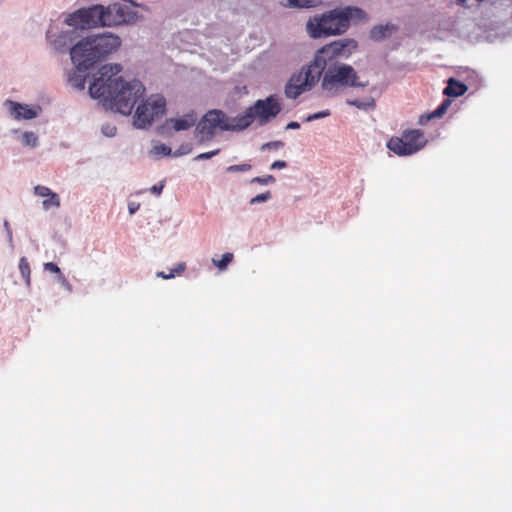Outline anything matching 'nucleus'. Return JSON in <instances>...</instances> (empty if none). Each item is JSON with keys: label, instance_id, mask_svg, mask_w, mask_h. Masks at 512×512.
I'll return each instance as SVG.
<instances>
[{"label": "nucleus", "instance_id": "nucleus-40", "mask_svg": "<svg viewBox=\"0 0 512 512\" xmlns=\"http://www.w3.org/2000/svg\"><path fill=\"white\" fill-rule=\"evenodd\" d=\"M137 208H138V206H137V207H134V206L131 204V205H129V212H130L131 214H133V213L137 210Z\"/></svg>", "mask_w": 512, "mask_h": 512}, {"label": "nucleus", "instance_id": "nucleus-11", "mask_svg": "<svg viewBox=\"0 0 512 512\" xmlns=\"http://www.w3.org/2000/svg\"><path fill=\"white\" fill-rule=\"evenodd\" d=\"M103 14V6L94 5L89 8L79 9L76 12L69 14L65 23L69 26L81 29L102 27Z\"/></svg>", "mask_w": 512, "mask_h": 512}, {"label": "nucleus", "instance_id": "nucleus-31", "mask_svg": "<svg viewBox=\"0 0 512 512\" xmlns=\"http://www.w3.org/2000/svg\"><path fill=\"white\" fill-rule=\"evenodd\" d=\"M329 115H330L329 110L320 111V112H317V113H314V114L309 115V116L306 118V121H307V122H311V121H314V120H317V119H320V118L327 117V116H329Z\"/></svg>", "mask_w": 512, "mask_h": 512}, {"label": "nucleus", "instance_id": "nucleus-25", "mask_svg": "<svg viewBox=\"0 0 512 512\" xmlns=\"http://www.w3.org/2000/svg\"><path fill=\"white\" fill-rule=\"evenodd\" d=\"M250 164H239V165H231L227 167L226 172L228 173H235V172H246L251 169Z\"/></svg>", "mask_w": 512, "mask_h": 512}, {"label": "nucleus", "instance_id": "nucleus-16", "mask_svg": "<svg viewBox=\"0 0 512 512\" xmlns=\"http://www.w3.org/2000/svg\"><path fill=\"white\" fill-rule=\"evenodd\" d=\"M197 117L194 113H188L183 115L182 117L170 119V123H172L175 131L187 130L190 127L194 126L196 123Z\"/></svg>", "mask_w": 512, "mask_h": 512}, {"label": "nucleus", "instance_id": "nucleus-27", "mask_svg": "<svg viewBox=\"0 0 512 512\" xmlns=\"http://www.w3.org/2000/svg\"><path fill=\"white\" fill-rule=\"evenodd\" d=\"M271 196L272 195H271L270 191H266L264 193L258 194L255 197L251 198L250 204L253 205L256 203H260V202H266L267 200H269L271 198Z\"/></svg>", "mask_w": 512, "mask_h": 512}, {"label": "nucleus", "instance_id": "nucleus-17", "mask_svg": "<svg viewBox=\"0 0 512 512\" xmlns=\"http://www.w3.org/2000/svg\"><path fill=\"white\" fill-rule=\"evenodd\" d=\"M450 105L449 100H444L432 113L421 115L419 118V124L425 125L427 122H429L433 118H440L445 113L447 108Z\"/></svg>", "mask_w": 512, "mask_h": 512}, {"label": "nucleus", "instance_id": "nucleus-18", "mask_svg": "<svg viewBox=\"0 0 512 512\" xmlns=\"http://www.w3.org/2000/svg\"><path fill=\"white\" fill-rule=\"evenodd\" d=\"M76 68V71H73L69 74L68 82L75 89L83 90L85 88L86 79L81 72L86 71L87 69H79L77 65Z\"/></svg>", "mask_w": 512, "mask_h": 512}, {"label": "nucleus", "instance_id": "nucleus-13", "mask_svg": "<svg viewBox=\"0 0 512 512\" xmlns=\"http://www.w3.org/2000/svg\"><path fill=\"white\" fill-rule=\"evenodd\" d=\"M10 112L13 114L15 119H26L30 120L37 116L38 111L36 108H31L26 104H20L13 101H8Z\"/></svg>", "mask_w": 512, "mask_h": 512}, {"label": "nucleus", "instance_id": "nucleus-34", "mask_svg": "<svg viewBox=\"0 0 512 512\" xmlns=\"http://www.w3.org/2000/svg\"><path fill=\"white\" fill-rule=\"evenodd\" d=\"M44 269L52 273H61L59 267L53 262H47L44 264Z\"/></svg>", "mask_w": 512, "mask_h": 512}, {"label": "nucleus", "instance_id": "nucleus-20", "mask_svg": "<svg viewBox=\"0 0 512 512\" xmlns=\"http://www.w3.org/2000/svg\"><path fill=\"white\" fill-rule=\"evenodd\" d=\"M346 102L348 105L355 106L358 109H361L364 111L372 110L375 108V105H376L375 100L372 97H368L365 100H359V99L350 100V99H348Z\"/></svg>", "mask_w": 512, "mask_h": 512}, {"label": "nucleus", "instance_id": "nucleus-26", "mask_svg": "<svg viewBox=\"0 0 512 512\" xmlns=\"http://www.w3.org/2000/svg\"><path fill=\"white\" fill-rule=\"evenodd\" d=\"M251 183H258L261 185H267L269 183L275 182V178L272 175H266V176H257L251 179Z\"/></svg>", "mask_w": 512, "mask_h": 512}, {"label": "nucleus", "instance_id": "nucleus-3", "mask_svg": "<svg viewBox=\"0 0 512 512\" xmlns=\"http://www.w3.org/2000/svg\"><path fill=\"white\" fill-rule=\"evenodd\" d=\"M121 45L117 35L99 34L80 40L71 50L72 62L79 69H90L93 65L115 52Z\"/></svg>", "mask_w": 512, "mask_h": 512}, {"label": "nucleus", "instance_id": "nucleus-32", "mask_svg": "<svg viewBox=\"0 0 512 512\" xmlns=\"http://www.w3.org/2000/svg\"><path fill=\"white\" fill-rule=\"evenodd\" d=\"M220 152L219 149H216V150H213V151H209V152H205V153H201L199 154L198 156H196V160H206V159H210L214 156H216L218 153Z\"/></svg>", "mask_w": 512, "mask_h": 512}, {"label": "nucleus", "instance_id": "nucleus-39", "mask_svg": "<svg viewBox=\"0 0 512 512\" xmlns=\"http://www.w3.org/2000/svg\"><path fill=\"white\" fill-rule=\"evenodd\" d=\"M300 127V124L295 121H291L287 124L286 129H298Z\"/></svg>", "mask_w": 512, "mask_h": 512}, {"label": "nucleus", "instance_id": "nucleus-37", "mask_svg": "<svg viewBox=\"0 0 512 512\" xmlns=\"http://www.w3.org/2000/svg\"><path fill=\"white\" fill-rule=\"evenodd\" d=\"M286 166H287V163L285 161L277 160L272 163L271 169H282V168H285Z\"/></svg>", "mask_w": 512, "mask_h": 512}, {"label": "nucleus", "instance_id": "nucleus-6", "mask_svg": "<svg viewBox=\"0 0 512 512\" xmlns=\"http://www.w3.org/2000/svg\"><path fill=\"white\" fill-rule=\"evenodd\" d=\"M281 111V105L276 96L271 95L263 100H257L254 105L248 107L239 115L238 121L241 123L242 130L248 128L254 121L258 125L267 124L272 118H275Z\"/></svg>", "mask_w": 512, "mask_h": 512}, {"label": "nucleus", "instance_id": "nucleus-15", "mask_svg": "<svg viewBox=\"0 0 512 512\" xmlns=\"http://www.w3.org/2000/svg\"><path fill=\"white\" fill-rule=\"evenodd\" d=\"M467 89L468 88L464 83L454 78H450L448 80L447 86L444 88L443 93L444 95L449 97H459L464 95Z\"/></svg>", "mask_w": 512, "mask_h": 512}, {"label": "nucleus", "instance_id": "nucleus-10", "mask_svg": "<svg viewBox=\"0 0 512 512\" xmlns=\"http://www.w3.org/2000/svg\"><path fill=\"white\" fill-rule=\"evenodd\" d=\"M166 109L165 98L161 95H151L136 109L134 124L137 128H145L154 120L164 115Z\"/></svg>", "mask_w": 512, "mask_h": 512}, {"label": "nucleus", "instance_id": "nucleus-1", "mask_svg": "<svg viewBox=\"0 0 512 512\" xmlns=\"http://www.w3.org/2000/svg\"><path fill=\"white\" fill-rule=\"evenodd\" d=\"M121 70L120 64L103 65L89 87V94L92 98L102 99L111 109L129 115L145 93V87L139 80L123 81L118 76Z\"/></svg>", "mask_w": 512, "mask_h": 512}, {"label": "nucleus", "instance_id": "nucleus-30", "mask_svg": "<svg viewBox=\"0 0 512 512\" xmlns=\"http://www.w3.org/2000/svg\"><path fill=\"white\" fill-rule=\"evenodd\" d=\"M154 152L163 156H169L171 154V148L165 144H159L154 146Z\"/></svg>", "mask_w": 512, "mask_h": 512}, {"label": "nucleus", "instance_id": "nucleus-5", "mask_svg": "<svg viewBox=\"0 0 512 512\" xmlns=\"http://www.w3.org/2000/svg\"><path fill=\"white\" fill-rule=\"evenodd\" d=\"M239 115L228 117L222 110H209L198 122L195 134L200 143L212 139L216 129L221 131H242Z\"/></svg>", "mask_w": 512, "mask_h": 512}, {"label": "nucleus", "instance_id": "nucleus-7", "mask_svg": "<svg viewBox=\"0 0 512 512\" xmlns=\"http://www.w3.org/2000/svg\"><path fill=\"white\" fill-rule=\"evenodd\" d=\"M356 49L357 42L354 39H339L319 49L315 54L313 63L323 73L329 62L337 59H347Z\"/></svg>", "mask_w": 512, "mask_h": 512}, {"label": "nucleus", "instance_id": "nucleus-22", "mask_svg": "<svg viewBox=\"0 0 512 512\" xmlns=\"http://www.w3.org/2000/svg\"><path fill=\"white\" fill-rule=\"evenodd\" d=\"M233 260V254L230 252L224 253L220 260L215 258L212 259L213 264L219 268L220 270H224L227 268L228 264Z\"/></svg>", "mask_w": 512, "mask_h": 512}, {"label": "nucleus", "instance_id": "nucleus-36", "mask_svg": "<svg viewBox=\"0 0 512 512\" xmlns=\"http://www.w3.org/2000/svg\"><path fill=\"white\" fill-rule=\"evenodd\" d=\"M103 132L105 135L112 137L116 134V127L115 126H106L103 128Z\"/></svg>", "mask_w": 512, "mask_h": 512}, {"label": "nucleus", "instance_id": "nucleus-29", "mask_svg": "<svg viewBox=\"0 0 512 512\" xmlns=\"http://www.w3.org/2000/svg\"><path fill=\"white\" fill-rule=\"evenodd\" d=\"M34 193L37 196L46 198V197H48L52 193V191L48 187H46V186L37 185L34 188Z\"/></svg>", "mask_w": 512, "mask_h": 512}, {"label": "nucleus", "instance_id": "nucleus-33", "mask_svg": "<svg viewBox=\"0 0 512 512\" xmlns=\"http://www.w3.org/2000/svg\"><path fill=\"white\" fill-rule=\"evenodd\" d=\"M283 142L281 141H272V142H268V143H265L262 145V150H265V149H279L281 147H283Z\"/></svg>", "mask_w": 512, "mask_h": 512}, {"label": "nucleus", "instance_id": "nucleus-23", "mask_svg": "<svg viewBox=\"0 0 512 512\" xmlns=\"http://www.w3.org/2000/svg\"><path fill=\"white\" fill-rule=\"evenodd\" d=\"M19 270L21 272L22 277L25 279L26 283H30V274L31 269L28 260L26 257H22L19 261Z\"/></svg>", "mask_w": 512, "mask_h": 512}, {"label": "nucleus", "instance_id": "nucleus-12", "mask_svg": "<svg viewBox=\"0 0 512 512\" xmlns=\"http://www.w3.org/2000/svg\"><path fill=\"white\" fill-rule=\"evenodd\" d=\"M103 11L102 27L132 23L137 18L135 11L129 6L120 3H113L107 7L103 6Z\"/></svg>", "mask_w": 512, "mask_h": 512}, {"label": "nucleus", "instance_id": "nucleus-38", "mask_svg": "<svg viewBox=\"0 0 512 512\" xmlns=\"http://www.w3.org/2000/svg\"><path fill=\"white\" fill-rule=\"evenodd\" d=\"M163 187L164 185L163 184H159V185H154L152 188H151V192L156 194V195H159L162 190H163Z\"/></svg>", "mask_w": 512, "mask_h": 512}, {"label": "nucleus", "instance_id": "nucleus-28", "mask_svg": "<svg viewBox=\"0 0 512 512\" xmlns=\"http://www.w3.org/2000/svg\"><path fill=\"white\" fill-rule=\"evenodd\" d=\"M37 140V136L33 132H25L23 134V141L26 145L35 146Z\"/></svg>", "mask_w": 512, "mask_h": 512}, {"label": "nucleus", "instance_id": "nucleus-21", "mask_svg": "<svg viewBox=\"0 0 512 512\" xmlns=\"http://www.w3.org/2000/svg\"><path fill=\"white\" fill-rule=\"evenodd\" d=\"M42 204L45 210H49L50 208H59L60 198L56 193L52 192L48 197H46Z\"/></svg>", "mask_w": 512, "mask_h": 512}, {"label": "nucleus", "instance_id": "nucleus-9", "mask_svg": "<svg viewBox=\"0 0 512 512\" xmlns=\"http://www.w3.org/2000/svg\"><path fill=\"white\" fill-rule=\"evenodd\" d=\"M321 74L313 62L298 73H294L285 86L286 97L296 99L303 92L310 90L319 81Z\"/></svg>", "mask_w": 512, "mask_h": 512}, {"label": "nucleus", "instance_id": "nucleus-4", "mask_svg": "<svg viewBox=\"0 0 512 512\" xmlns=\"http://www.w3.org/2000/svg\"><path fill=\"white\" fill-rule=\"evenodd\" d=\"M355 69L347 64L330 65L324 72L322 89L327 96H335L347 87H366L368 82H359Z\"/></svg>", "mask_w": 512, "mask_h": 512}, {"label": "nucleus", "instance_id": "nucleus-14", "mask_svg": "<svg viewBox=\"0 0 512 512\" xmlns=\"http://www.w3.org/2000/svg\"><path fill=\"white\" fill-rule=\"evenodd\" d=\"M396 31V26L392 24L376 25L370 30V38L374 41H381L391 36Z\"/></svg>", "mask_w": 512, "mask_h": 512}, {"label": "nucleus", "instance_id": "nucleus-2", "mask_svg": "<svg viewBox=\"0 0 512 512\" xmlns=\"http://www.w3.org/2000/svg\"><path fill=\"white\" fill-rule=\"evenodd\" d=\"M366 19L367 14L361 8H336L310 17L306 23V32L312 39L341 35L349 29L352 20Z\"/></svg>", "mask_w": 512, "mask_h": 512}, {"label": "nucleus", "instance_id": "nucleus-35", "mask_svg": "<svg viewBox=\"0 0 512 512\" xmlns=\"http://www.w3.org/2000/svg\"><path fill=\"white\" fill-rule=\"evenodd\" d=\"M4 228H5V231H6V234H7V239L9 241L10 244H12L13 242V233H12V229L10 227V224L7 220L4 221Z\"/></svg>", "mask_w": 512, "mask_h": 512}, {"label": "nucleus", "instance_id": "nucleus-8", "mask_svg": "<svg viewBox=\"0 0 512 512\" xmlns=\"http://www.w3.org/2000/svg\"><path fill=\"white\" fill-rule=\"evenodd\" d=\"M427 143L424 133L419 129L403 131L400 137H392L387 147L399 156L412 155L421 150Z\"/></svg>", "mask_w": 512, "mask_h": 512}, {"label": "nucleus", "instance_id": "nucleus-19", "mask_svg": "<svg viewBox=\"0 0 512 512\" xmlns=\"http://www.w3.org/2000/svg\"><path fill=\"white\" fill-rule=\"evenodd\" d=\"M277 2L289 8H309L316 5V0H277Z\"/></svg>", "mask_w": 512, "mask_h": 512}, {"label": "nucleus", "instance_id": "nucleus-24", "mask_svg": "<svg viewBox=\"0 0 512 512\" xmlns=\"http://www.w3.org/2000/svg\"><path fill=\"white\" fill-rule=\"evenodd\" d=\"M185 268H186L185 263H183V262L178 263L176 265V267L170 271L169 274H165L164 272H159V273H157V276L162 277L164 279H170V278H173L176 274L180 275L182 272H184Z\"/></svg>", "mask_w": 512, "mask_h": 512}]
</instances>
